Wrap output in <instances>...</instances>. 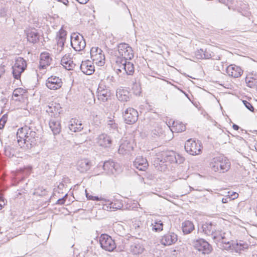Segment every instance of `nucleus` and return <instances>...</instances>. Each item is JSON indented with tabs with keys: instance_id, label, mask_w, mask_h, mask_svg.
I'll return each mask as SVG.
<instances>
[{
	"instance_id": "obj_1",
	"label": "nucleus",
	"mask_w": 257,
	"mask_h": 257,
	"mask_svg": "<svg viewBox=\"0 0 257 257\" xmlns=\"http://www.w3.org/2000/svg\"><path fill=\"white\" fill-rule=\"evenodd\" d=\"M17 137L19 145L27 151H33L41 142L40 135L36 132V128L27 125L18 130Z\"/></svg>"
},
{
	"instance_id": "obj_2",
	"label": "nucleus",
	"mask_w": 257,
	"mask_h": 257,
	"mask_svg": "<svg viewBox=\"0 0 257 257\" xmlns=\"http://www.w3.org/2000/svg\"><path fill=\"white\" fill-rule=\"evenodd\" d=\"M210 165L212 170L214 172L223 173L229 170L230 162L224 157H217L212 159Z\"/></svg>"
},
{
	"instance_id": "obj_3",
	"label": "nucleus",
	"mask_w": 257,
	"mask_h": 257,
	"mask_svg": "<svg viewBox=\"0 0 257 257\" xmlns=\"http://www.w3.org/2000/svg\"><path fill=\"white\" fill-rule=\"evenodd\" d=\"M99 242L100 246L102 249L111 252L115 249L116 251H122L124 247L122 246H118L117 247V245L114 240L108 234H102L99 237Z\"/></svg>"
},
{
	"instance_id": "obj_4",
	"label": "nucleus",
	"mask_w": 257,
	"mask_h": 257,
	"mask_svg": "<svg viewBox=\"0 0 257 257\" xmlns=\"http://www.w3.org/2000/svg\"><path fill=\"white\" fill-rule=\"evenodd\" d=\"M115 55L117 56L116 60L125 59L131 60L134 57L133 50L128 44L121 43L117 45V50L115 51Z\"/></svg>"
},
{
	"instance_id": "obj_5",
	"label": "nucleus",
	"mask_w": 257,
	"mask_h": 257,
	"mask_svg": "<svg viewBox=\"0 0 257 257\" xmlns=\"http://www.w3.org/2000/svg\"><path fill=\"white\" fill-rule=\"evenodd\" d=\"M27 67V62L22 57H18L15 60V63L12 67L13 75L15 79H19L21 74L24 72Z\"/></svg>"
},
{
	"instance_id": "obj_6",
	"label": "nucleus",
	"mask_w": 257,
	"mask_h": 257,
	"mask_svg": "<svg viewBox=\"0 0 257 257\" xmlns=\"http://www.w3.org/2000/svg\"><path fill=\"white\" fill-rule=\"evenodd\" d=\"M185 151L192 155H197L202 152L201 143L197 140L193 141L192 139L187 140L184 146Z\"/></svg>"
},
{
	"instance_id": "obj_7",
	"label": "nucleus",
	"mask_w": 257,
	"mask_h": 257,
	"mask_svg": "<svg viewBox=\"0 0 257 257\" xmlns=\"http://www.w3.org/2000/svg\"><path fill=\"white\" fill-rule=\"evenodd\" d=\"M71 45L75 51H80L85 47L86 42L82 36L73 33L71 36Z\"/></svg>"
},
{
	"instance_id": "obj_8",
	"label": "nucleus",
	"mask_w": 257,
	"mask_h": 257,
	"mask_svg": "<svg viewBox=\"0 0 257 257\" xmlns=\"http://www.w3.org/2000/svg\"><path fill=\"white\" fill-rule=\"evenodd\" d=\"M194 247L202 254H209L212 250V246L205 239L199 238L193 242Z\"/></svg>"
},
{
	"instance_id": "obj_9",
	"label": "nucleus",
	"mask_w": 257,
	"mask_h": 257,
	"mask_svg": "<svg viewBox=\"0 0 257 257\" xmlns=\"http://www.w3.org/2000/svg\"><path fill=\"white\" fill-rule=\"evenodd\" d=\"M138 112L137 110L133 108H127L123 114L124 121L127 124H133L138 119Z\"/></svg>"
},
{
	"instance_id": "obj_10",
	"label": "nucleus",
	"mask_w": 257,
	"mask_h": 257,
	"mask_svg": "<svg viewBox=\"0 0 257 257\" xmlns=\"http://www.w3.org/2000/svg\"><path fill=\"white\" fill-rule=\"evenodd\" d=\"M103 169L108 175L115 174L119 171V166L112 160L105 161L103 163Z\"/></svg>"
},
{
	"instance_id": "obj_11",
	"label": "nucleus",
	"mask_w": 257,
	"mask_h": 257,
	"mask_svg": "<svg viewBox=\"0 0 257 257\" xmlns=\"http://www.w3.org/2000/svg\"><path fill=\"white\" fill-rule=\"evenodd\" d=\"M63 84L61 78L56 76H51L46 80V85L50 89L57 90L60 88Z\"/></svg>"
},
{
	"instance_id": "obj_12",
	"label": "nucleus",
	"mask_w": 257,
	"mask_h": 257,
	"mask_svg": "<svg viewBox=\"0 0 257 257\" xmlns=\"http://www.w3.org/2000/svg\"><path fill=\"white\" fill-rule=\"evenodd\" d=\"M125 59L116 60V63L120 64L119 69L118 70L121 71V69H123L127 75H133L134 73V64Z\"/></svg>"
},
{
	"instance_id": "obj_13",
	"label": "nucleus",
	"mask_w": 257,
	"mask_h": 257,
	"mask_svg": "<svg viewBox=\"0 0 257 257\" xmlns=\"http://www.w3.org/2000/svg\"><path fill=\"white\" fill-rule=\"evenodd\" d=\"M97 97L103 102L107 101L111 97V92L109 88L100 84L97 90Z\"/></svg>"
},
{
	"instance_id": "obj_14",
	"label": "nucleus",
	"mask_w": 257,
	"mask_h": 257,
	"mask_svg": "<svg viewBox=\"0 0 257 257\" xmlns=\"http://www.w3.org/2000/svg\"><path fill=\"white\" fill-rule=\"evenodd\" d=\"M61 107L59 104H51L46 107V112L53 119L59 118Z\"/></svg>"
},
{
	"instance_id": "obj_15",
	"label": "nucleus",
	"mask_w": 257,
	"mask_h": 257,
	"mask_svg": "<svg viewBox=\"0 0 257 257\" xmlns=\"http://www.w3.org/2000/svg\"><path fill=\"white\" fill-rule=\"evenodd\" d=\"M177 240V235L173 232L169 231L162 236L161 243L165 246H168L174 244Z\"/></svg>"
},
{
	"instance_id": "obj_16",
	"label": "nucleus",
	"mask_w": 257,
	"mask_h": 257,
	"mask_svg": "<svg viewBox=\"0 0 257 257\" xmlns=\"http://www.w3.org/2000/svg\"><path fill=\"white\" fill-rule=\"evenodd\" d=\"M226 71L229 76L233 78L240 77L243 73L241 68L234 64L228 66L226 68Z\"/></svg>"
},
{
	"instance_id": "obj_17",
	"label": "nucleus",
	"mask_w": 257,
	"mask_h": 257,
	"mask_svg": "<svg viewBox=\"0 0 257 257\" xmlns=\"http://www.w3.org/2000/svg\"><path fill=\"white\" fill-rule=\"evenodd\" d=\"M79 68L84 74L88 75L92 74L95 71L94 65L89 60L82 61Z\"/></svg>"
},
{
	"instance_id": "obj_18",
	"label": "nucleus",
	"mask_w": 257,
	"mask_h": 257,
	"mask_svg": "<svg viewBox=\"0 0 257 257\" xmlns=\"http://www.w3.org/2000/svg\"><path fill=\"white\" fill-rule=\"evenodd\" d=\"M134 167L140 171H145L149 166L147 159L142 156L137 157L134 161Z\"/></svg>"
},
{
	"instance_id": "obj_19",
	"label": "nucleus",
	"mask_w": 257,
	"mask_h": 257,
	"mask_svg": "<svg viewBox=\"0 0 257 257\" xmlns=\"http://www.w3.org/2000/svg\"><path fill=\"white\" fill-rule=\"evenodd\" d=\"M130 250L133 254L138 255L144 252L145 247L141 241L136 240L130 245Z\"/></svg>"
},
{
	"instance_id": "obj_20",
	"label": "nucleus",
	"mask_w": 257,
	"mask_h": 257,
	"mask_svg": "<svg viewBox=\"0 0 257 257\" xmlns=\"http://www.w3.org/2000/svg\"><path fill=\"white\" fill-rule=\"evenodd\" d=\"M97 143L100 146L109 148L112 144V140L107 134H102L97 138Z\"/></svg>"
},
{
	"instance_id": "obj_21",
	"label": "nucleus",
	"mask_w": 257,
	"mask_h": 257,
	"mask_svg": "<svg viewBox=\"0 0 257 257\" xmlns=\"http://www.w3.org/2000/svg\"><path fill=\"white\" fill-rule=\"evenodd\" d=\"M102 51L98 47H92L90 50V55L93 61L97 60L101 62V60H104L105 56Z\"/></svg>"
},
{
	"instance_id": "obj_22",
	"label": "nucleus",
	"mask_w": 257,
	"mask_h": 257,
	"mask_svg": "<svg viewBox=\"0 0 257 257\" xmlns=\"http://www.w3.org/2000/svg\"><path fill=\"white\" fill-rule=\"evenodd\" d=\"M52 58L50 57V54L44 52L41 54L40 59V69H43L50 65Z\"/></svg>"
},
{
	"instance_id": "obj_23",
	"label": "nucleus",
	"mask_w": 257,
	"mask_h": 257,
	"mask_svg": "<svg viewBox=\"0 0 257 257\" xmlns=\"http://www.w3.org/2000/svg\"><path fill=\"white\" fill-rule=\"evenodd\" d=\"M61 64L66 69L68 70H73L77 66L76 64L74 63L72 60L70 55H65L61 59Z\"/></svg>"
},
{
	"instance_id": "obj_24",
	"label": "nucleus",
	"mask_w": 257,
	"mask_h": 257,
	"mask_svg": "<svg viewBox=\"0 0 257 257\" xmlns=\"http://www.w3.org/2000/svg\"><path fill=\"white\" fill-rule=\"evenodd\" d=\"M91 166V162L86 159L79 160L77 164V168L81 173L86 172L90 169Z\"/></svg>"
},
{
	"instance_id": "obj_25",
	"label": "nucleus",
	"mask_w": 257,
	"mask_h": 257,
	"mask_svg": "<svg viewBox=\"0 0 257 257\" xmlns=\"http://www.w3.org/2000/svg\"><path fill=\"white\" fill-rule=\"evenodd\" d=\"M248 248V244L246 242L240 240L239 242H232L231 245L227 247L228 249H232L236 252H240L241 250L247 249Z\"/></svg>"
},
{
	"instance_id": "obj_26",
	"label": "nucleus",
	"mask_w": 257,
	"mask_h": 257,
	"mask_svg": "<svg viewBox=\"0 0 257 257\" xmlns=\"http://www.w3.org/2000/svg\"><path fill=\"white\" fill-rule=\"evenodd\" d=\"M164 160L161 159L156 155L153 160V165L155 168L158 171L161 172L165 171L168 168V164L165 162L163 161Z\"/></svg>"
},
{
	"instance_id": "obj_27",
	"label": "nucleus",
	"mask_w": 257,
	"mask_h": 257,
	"mask_svg": "<svg viewBox=\"0 0 257 257\" xmlns=\"http://www.w3.org/2000/svg\"><path fill=\"white\" fill-rule=\"evenodd\" d=\"M117 99L122 102H126L130 100V93L123 88H118L116 91Z\"/></svg>"
},
{
	"instance_id": "obj_28",
	"label": "nucleus",
	"mask_w": 257,
	"mask_h": 257,
	"mask_svg": "<svg viewBox=\"0 0 257 257\" xmlns=\"http://www.w3.org/2000/svg\"><path fill=\"white\" fill-rule=\"evenodd\" d=\"M69 130L73 132H78L83 130L82 123L81 121L76 118H72L69 124Z\"/></svg>"
},
{
	"instance_id": "obj_29",
	"label": "nucleus",
	"mask_w": 257,
	"mask_h": 257,
	"mask_svg": "<svg viewBox=\"0 0 257 257\" xmlns=\"http://www.w3.org/2000/svg\"><path fill=\"white\" fill-rule=\"evenodd\" d=\"M202 231L206 235H210L216 230V224L212 222H206L202 224Z\"/></svg>"
},
{
	"instance_id": "obj_30",
	"label": "nucleus",
	"mask_w": 257,
	"mask_h": 257,
	"mask_svg": "<svg viewBox=\"0 0 257 257\" xmlns=\"http://www.w3.org/2000/svg\"><path fill=\"white\" fill-rule=\"evenodd\" d=\"M49 126L54 135L59 134L61 132V126L59 118L50 119L49 121Z\"/></svg>"
},
{
	"instance_id": "obj_31",
	"label": "nucleus",
	"mask_w": 257,
	"mask_h": 257,
	"mask_svg": "<svg viewBox=\"0 0 257 257\" xmlns=\"http://www.w3.org/2000/svg\"><path fill=\"white\" fill-rule=\"evenodd\" d=\"M28 41L33 44H36L39 41L40 34L37 30H29L27 33Z\"/></svg>"
},
{
	"instance_id": "obj_32",
	"label": "nucleus",
	"mask_w": 257,
	"mask_h": 257,
	"mask_svg": "<svg viewBox=\"0 0 257 257\" xmlns=\"http://www.w3.org/2000/svg\"><path fill=\"white\" fill-rule=\"evenodd\" d=\"M247 86L250 88H257V73L252 72L245 78Z\"/></svg>"
},
{
	"instance_id": "obj_33",
	"label": "nucleus",
	"mask_w": 257,
	"mask_h": 257,
	"mask_svg": "<svg viewBox=\"0 0 257 257\" xmlns=\"http://www.w3.org/2000/svg\"><path fill=\"white\" fill-rule=\"evenodd\" d=\"M152 230L159 232L163 230L164 221L160 218H155L152 222Z\"/></svg>"
},
{
	"instance_id": "obj_34",
	"label": "nucleus",
	"mask_w": 257,
	"mask_h": 257,
	"mask_svg": "<svg viewBox=\"0 0 257 257\" xmlns=\"http://www.w3.org/2000/svg\"><path fill=\"white\" fill-rule=\"evenodd\" d=\"M194 229L193 223L189 220L185 221L182 224V231L184 234H189Z\"/></svg>"
},
{
	"instance_id": "obj_35",
	"label": "nucleus",
	"mask_w": 257,
	"mask_h": 257,
	"mask_svg": "<svg viewBox=\"0 0 257 257\" xmlns=\"http://www.w3.org/2000/svg\"><path fill=\"white\" fill-rule=\"evenodd\" d=\"M152 137L155 139H163L165 136L164 132L161 128L158 127L152 131Z\"/></svg>"
},
{
	"instance_id": "obj_36",
	"label": "nucleus",
	"mask_w": 257,
	"mask_h": 257,
	"mask_svg": "<svg viewBox=\"0 0 257 257\" xmlns=\"http://www.w3.org/2000/svg\"><path fill=\"white\" fill-rule=\"evenodd\" d=\"M163 157H168V163H173L177 161V157L174 152H163Z\"/></svg>"
},
{
	"instance_id": "obj_37",
	"label": "nucleus",
	"mask_w": 257,
	"mask_h": 257,
	"mask_svg": "<svg viewBox=\"0 0 257 257\" xmlns=\"http://www.w3.org/2000/svg\"><path fill=\"white\" fill-rule=\"evenodd\" d=\"M4 152L6 156L11 158L14 156L15 150L14 148L8 145L5 146Z\"/></svg>"
},
{
	"instance_id": "obj_38",
	"label": "nucleus",
	"mask_w": 257,
	"mask_h": 257,
	"mask_svg": "<svg viewBox=\"0 0 257 257\" xmlns=\"http://www.w3.org/2000/svg\"><path fill=\"white\" fill-rule=\"evenodd\" d=\"M173 127L177 132H182L186 130V126L182 122H173Z\"/></svg>"
},
{
	"instance_id": "obj_39",
	"label": "nucleus",
	"mask_w": 257,
	"mask_h": 257,
	"mask_svg": "<svg viewBox=\"0 0 257 257\" xmlns=\"http://www.w3.org/2000/svg\"><path fill=\"white\" fill-rule=\"evenodd\" d=\"M109 206L110 209H113L114 210L120 209L122 207V204L120 202H111L109 204Z\"/></svg>"
},
{
	"instance_id": "obj_40",
	"label": "nucleus",
	"mask_w": 257,
	"mask_h": 257,
	"mask_svg": "<svg viewBox=\"0 0 257 257\" xmlns=\"http://www.w3.org/2000/svg\"><path fill=\"white\" fill-rule=\"evenodd\" d=\"M203 59H208L211 58L213 56V52H211L209 49L206 48L205 50L203 49Z\"/></svg>"
},
{
	"instance_id": "obj_41",
	"label": "nucleus",
	"mask_w": 257,
	"mask_h": 257,
	"mask_svg": "<svg viewBox=\"0 0 257 257\" xmlns=\"http://www.w3.org/2000/svg\"><path fill=\"white\" fill-rule=\"evenodd\" d=\"M109 119L107 121V125L113 130H115L117 128V124L116 123L113 118L111 117L108 118Z\"/></svg>"
},
{
	"instance_id": "obj_42",
	"label": "nucleus",
	"mask_w": 257,
	"mask_h": 257,
	"mask_svg": "<svg viewBox=\"0 0 257 257\" xmlns=\"http://www.w3.org/2000/svg\"><path fill=\"white\" fill-rule=\"evenodd\" d=\"M242 103H243L244 105L245 106V107L247 109H248L249 110H250L251 112L254 111L255 109H254V107L252 106V105L250 102H249L247 100H242Z\"/></svg>"
},
{
	"instance_id": "obj_43",
	"label": "nucleus",
	"mask_w": 257,
	"mask_h": 257,
	"mask_svg": "<svg viewBox=\"0 0 257 257\" xmlns=\"http://www.w3.org/2000/svg\"><path fill=\"white\" fill-rule=\"evenodd\" d=\"M8 117L5 114L0 119V130H2L4 128L6 123L7 121Z\"/></svg>"
},
{
	"instance_id": "obj_44",
	"label": "nucleus",
	"mask_w": 257,
	"mask_h": 257,
	"mask_svg": "<svg viewBox=\"0 0 257 257\" xmlns=\"http://www.w3.org/2000/svg\"><path fill=\"white\" fill-rule=\"evenodd\" d=\"M66 35L67 32L63 29H61L59 30L57 36H58V39H63L66 40Z\"/></svg>"
},
{
	"instance_id": "obj_45",
	"label": "nucleus",
	"mask_w": 257,
	"mask_h": 257,
	"mask_svg": "<svg viewBox=\"0 0 257 257\" xmlns=\"http://www.w3.org/2000/svg\"><path fill=\"white\" fill-rule=\"evenodd\" d=\"M195 56L197 59H203V49H200L199 50H197L195 52Z\"/></svg>"
},
{
	"instance_id": "obj_46",
	"label": "nucleus",
	"mask_w": 257,
	"mask_h": 257,
	"mask_svg": "<svg viewBox=\"0 0 257 257\" xmlns=\"http://www.w3.org/2000/svg\"><path fill=\"white\" fill-rule=\"evenodd\" d=\"M67 197V194H66L64 196H63V197L59 199L57 201L56 204H58V205H61L64 204V203H65V202L66 201Z\"/></svg>"
},
{
	"instance_id": "obj_47",
	"label": "nucleus",
	"mask_w": 257,
	"mask_h": 257,
	"mask_svg": "<svg viewBox=\"0 0 257 257\" xmlns=\"http://www.w3.org/2000/svg\"><path fill=\"white\" fill-rule=\"evenodd\" d=\"M66 40L63 39H58L57 40V45L61 47V50L63 48Z\"/></svg>"
},
{
	"instance_id": "obj_48",
	"label": "nucleus",
	"mask_w": 257,
	"mask_h": 257,
	"mask_svg": "<svg viewBox=\"0 0 257 257\" xmlns=\"http://www.w3.org/2000/svg\"><path fill=\"white\" fill-rule=\"evenodd\" d=\"M176 157H177V161H175V163H178V164H181L182 163H183V162L185 160V159L184 157H182L181 156H180L179 155H177L176 156Z\"/></svg>"
},
{
	"instance_id": "obj_49",
	"label": "nucleus",
	"mask_w": 257,
	"mask_h": 257,
	"mask_svg": "<svg viewBox=\"0 0 257 257\" xmlns=\"http://www.w3.org/2000/svg\"><path fill=\"white\" fill-rule=\"evenodd\" d=\"M23 89L21 88L16 89L13 93V96L15 97H18L19 96V93H21Z\"/></svg>"
},
{
	"instance_id": "obj_50",
	"label": "nucleus",
	"mask_w": 257,
	"mask_h": 257,
	"mask_svg": "<svg viewBox=\"0 0 257 257\" xmlns=\"http://www.w3.org/2000/svg\"><path fill=\"white\" fill-rule=\"evenodd\" d=\"M238 196V194L236 192H232L230 195H228V197L230 198V201L233 200L236 198H237Z\"/></svg>"
},
{
	"instance_id": "obj_51",
	"label": "nucleus",
	"mask_w": 257,
	"mask_h": 257,
	"mask_svg": "<svg viewBox=\"0 0 257 257\" xmlns=\"http://www.w3.org/2000/svg\"><path fill=\"white\" fill-rule=\"evenodd\" d=\"M162 155H163V152H161V153H159L156 154V155L157 156H158L159 158H161V159L164 160L163 161L165 162L166 163V164H167V163H168V157H162V156H163Z\"/></svg>"
},
{
	"instance_id": "obj_52",
	"label": "nucleus",
	"mask_w": 257,
	"mask_h": 257,
	"mask_svg": "<svg viewBox=\"0 0 257 257\" xmlns=\"http://www.w3.org/2000/svg\"><path fill=\"white\" fill-rule=\"evenodd\" d=\"M127 150L126 148H125V144H121L119 146V148L118 149V152L119 153H123V150L124 151Z\"/></svg>"
},
{
	"instance_id": "obj_53",
	"label": "nucleus",
	"mask_w": 257,
	"mask_h": 257,
	"mask_svg": "<svg viewBox=\"0 0 257 257\" xmlns=\"http://www.w3.org/2000/svg\"><path fill=\"white\" fill-rule=\"evenodd\" d=\"M93 201H104L105 202H106L107 201V200L105 199H104L103 198H101V197H98V196H93Z\"/></svg>"
},
{
	"instance_id": "obj_54",
	"label": "nucleus",
	"mask_w": 257,
	"mask_h": 257,
	"mask_svg": "<svg viewBox=\"0 0 257 257\" xmlns=\"http://www.w3.org/2000/svg\"><path fill=\"white\" fill-rule=\"evenodd\" d=\"M85 195L88 200H93V196L90 195L86 190H85Z\"/></svg>"
},
{
	"instance_id": "obj_55",
	"label": "nucleus",
	"mask_w": 257,
	"mask_h": 257,
	"mask_svg": "<svg viewBox=\"0 0 257 257\" xmlns=\"http://www.w3.org/2000/svg\"><path fill=\"white\" fill-rule=\"evenodd\" d=\"M5 66H0V78L5 73Z\"/></svg>"
},
{
	"instance_id": "obj_56",
	"label": "nucleus",
	"mask_w": 257,
	"mask_h": 257,
	"mask_svg": "<svg viewBox=\"0 0 257 257\" xmlns=\"http://www.w3.org/2000/svg\"><path fill=\"white\" fill-rule=\"evenodd\" d=\"M146 176L148 179L150 180H153L155 179L154 176L151 174H147Z\"/></svg>"
},
{
	"instance_id": "obj_57",
	"label": "nucleus",
	"mask_w": 257,
	"mask_h": 257,
	"mask_svg": "<svg viewBox=\"0 0 257 257\" xmlns=\"http://www.w3.org/2000/svg\"><path fill=\"white\" fill-rule=\"evenodd\" d=\"M228 201H230V198L228 196V197H226L225 198H223L222 199L221 202H222V203H227L228 202Z\"/></svg>"
},
{
	"instance_id": "obj_58",
	"label": "nucleus",
	"mask_w": 257,
	"mask_h": 257,
	"mask_svg": "<svg viewBox=\"0 0 257 257\" xmlns=\"http://www.w3.org/2000/svg\"><path fill=\"white\" fill-rule=\"evenodd\" d=\"M77 2H78L80 4H86L89 0H76Z\"/></svg>"
},
{
	"instance_id": "obj_59",
	"label": "nucleus",
	"mask_w": 257,
	"mask_h": 257,
	"mask_svg": "<svg viewBox=\"0 0 257 257\" xmlns=\"http://www.w3.org/2000/svg\"><path fill=\"white\" fill-rule=\"evenodd\" d=\"M221 242L223 244L229 245L228 246H229L230 245H231V243H230V242L229 241L226 240V239H224L223 240H221Z\"/></svg>"
},
{
	"instance_id": "obj_60",
	"label": "nucleus",
	"mask_w": 257,
	"mask_h": 257,
	"mask_svg": "<svg viewBox=\"0 0 257 257\" xmlns=\"http://www.w3.org/2000/svg\"><path fill=\"white\" fill-rule=\"evenodd\" d=\"M228 1L229 0H218L219 2L224 4L225 5H227L228 4Z\"/></svg>"
},
{
	"instance_id": "obj_61",
	"label": "nucleus",
	"mask_w": 257,
	"mask_h": 257,
	"mask_svg": "<svg viewBox=\"0 0 257 257\" xmlns=\"http://www.w3.org/2000/svg\"><path fill=\"white\" fill-rule=\"evenodd\" d=\"M232 127L234 130L236 131L238 130V129L239 128V126L238 125L234 123L232 125Z\"/></svg>"
},
{
	"instance_id": "obj_62",
	"label": "nucleus",
	"mask_w": 257,
	"mask_h": 257,
	"mask_svg": "<svg viewBox=\"0 0 257 257\" xmlns=\"http://www.w3.org/2000/svg\"><path fill=\"white\" fill-rule=\"evenodd\" d=\"M225 234V233H223V234H220V237H221V239L220 240V241L226 239L225 235H224Z\"/></svg>"
},
{
	"instance_id": "obj_63",
	"label": "nucleus",
	"mask_w": 257,
	"mask_h": 257,
	"mask_svg": "<svg viewBox=\"0 0 257 257\" xmlns=\"http://www.w3.org/2000/svg\"><path fill=\"white\" fill-rule=\"evenodd\" d=\"M3 202L5 203L4 198L3 196H0V203H3Z\"/></svg>"
},
{
	"instance_id": "obj_64",
	"label": "nucleus",
	"mask_w": 257,
	"mask_h": 257,
	"mask_svg": "<svg viewBox=\"0 0 257 257\" xmlns=\"http://www.w3.org/2000/svg\"><path fill=\"white\" fill-rule=\"evenodd\" d=\"M5 203H4V202H3V203H0V210H1L2 209V208L5 205Z\"/></svg>"
}]
</instances>
